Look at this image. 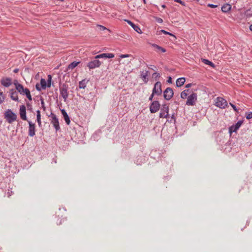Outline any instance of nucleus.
Wrapping results in <instances>:
<instances>
[{
	"instance_id": "3c124183",
	"label": "nucleus",
	"mask_w": 252,
	"mask_h": 252,
	"mask_svg": "<svg viewBox=\"0 0 252 252\" xmlns=\"http://www.w3.org/2000/svg\"><path fill=\"white\" fill-rule=\"evenodd\" d=\"M171 119L173 120L174 121L175 120V118L174 115H172L171 116Z\"/></svg>"
},
{
	"instance_id": "e433bc0d",
	"label": "nucleus",
	"mask_w": 252,
	"mask_h": 252,
	"mask_svg": "<svg viewBox=\"0 0 252 252\" xmlns=\"http://www.w3.org/2000/svg\"><path fill=\"white\" fill-rule=\"evenodd\" d=\"M229 104L231 105V106L233 108V109H234V110L235 112L238 113L239 109L237 108V107H236V106L235 105H234L233 104H232L231 102L229 103Z\"/></svg>"
},
{
	"instance_id": "c85d7f7f",
	"label": "nucleus",
	"mask_w": 252,
	"mask_h": 252,
	"mask_svg": "<svg viewBox=\"0 0 252 252\" xmlns=\"http://www.w3.org/2000/svg\"><path fill=\"white\" fill-rule=\"evenodd\" d=\"M189 90H184L181 94V97L183 99H186L188 96L187 92Z\"/></svg>"
},
{
	"instance_id": "ea45409f",
	"label": "nucleus",
	"mask_w": 252,
	"mask_h": 252,
	"mask_svg": "<svg viewBox=\"0 0 252 252\" xmlns=\"http://www.w3.org/2000/svg\"><path fill=\"white\" fill-rule=\"evenodd\" d=\"M13 84L15 86V88L16 89L18 87V85H21V84L19 83L17 80H14L13 81Z\"/></svg>"
},
{
	"instance_id": "58836bf2",
	"label": "nucleus",
	"mask_w": 252,
	"mask_h": 252,
	"mask_svg": "<svg viewBox=\"0 0 252 252\" xmlns=\"http://www.w3.org/2000/svg\"><path fill=\"white\" fill-rule=\"evenodd\" d=\"M97 26L99 28V29L100 31H104V30H108L106 27H105L103 26H101V25H97Z\"/></svg>"
},
{
	"instance_id": "4be33fe9",
	"label": "nucleus",
	"mask_w": 252,
	"mask_h": 252,
	"mask_svg": "<svg viewBox=\"0 0 252 252\" xmlns=\"http://www.w3.org/2000/svg\"><path fill=\"white\" fill-rule=\"evenodd\" d=\"M88 82V80L83 79L79 82V88L80 89H85L86 87V84Z\"/></svg>"
},
{
	"instance_id": "a211bd4d",
	"label": "nucleus",
	"mask_w": 252,
	"mask_h": 252,
	"mask_svg": "<svg viewBox=\"0 0 252 252\" xmlns=\"http://www.w3.org/2000/svg\"><path fill=\"white\" fill-rule=\"evenodd\" d=\"M16 89L22 95H25V93L28 90V88H24L21 84L18 85Z\"/></svg>"
},
{
	"instance_id": "bb28decb",
	"label": "nucleus",
	"mask_w": 252,
	"mask_h": 252,
	"mask_svg": "<svg viewBox=\"0 0 252 252\" xmlns=\"http://www.w3.org/2000/svg\"><path fill=\"white\" fill-rule=\"evenodd\" d=\"M202 61L205 64H208L212 67H215V64L212 62L207 59H202Z\"/></svg>"
},
{
	"instance_id": "a19ab883",
	"label": "nucleus",
	"mask_w": 252,
	"mask_h": 252,
	"mask_svg": "<svg viewBox=\"0 0 252 252\" xmlns=\"http://www.w3.org/2000/svg\"><path fill=\"white\" fill-rule=\"evenodd\" d=\"M174 1L175 2H178V3H180V4H181L182 5H185V2L182 1L181 0H174Z\"/></svg>"
},
{
	"instance_id": "39448f33",
	"label": "nucleus",
	"mask_w": 252,
	"mask_h": 252,
	"mask_svg": "<svg viewBox=\"0 0 252 252\" xmlns=\"http://www.w3.org/2000/svg\"><path fill=\"white\" fill-rule=\"evenodd\" d=\"M174 94L173 90L170 87L167 88L163 92V96L165 99L169 100Z\"/></svg>"
},
{
	"instance_id": "2f4dec72",
	"label": "nucleus",
	"mask_w": 252,
	"mask_h": 252,
	"mask_svg": "<svg viewBox=\"0 0 252 252\" xmlns=\"http://www.w3.org/2000/svg\"><path fill=\"white\" fill-rule=\"evenodd\" d=\"M160 32L165 34H168V35H171V36H174V37H175V35H173L172 33L169 32H168L164 30H160Z\"/></svg>"
},
{
	"instance_id": "37998d69",
	"label": "nucleus",
	"mask_w": 252,
	"mask_h": 252,
	"mask_svg": "<svg viewBox=\"0 0 252 252\" xmlns=\"http://www.w3.org/2000/svg\"><path fill=\"white\" fill-rule=\"evenodd\" d=\"M35 88H36V89L38 91H40L41 90V87H40L39 86V85L38 84H37L36 85H35Z\"/></svg>"
},
{
	"instance_id": "9b49d317",
	"label": "nucleus",
	"mask_w": 252,
	"mask_h": 252,
	"mask_svg": "<svg viewBox=\"0 0 252 252\" xmlns=\"http://www.w3.org/2000/svg\"><path fill=\"white\" fill-rule=\"evenodd\" d=\"M101 63V62L98 60H94L93 61H92L91 62H90L88 63L87 64V66L90 69H94L96 67H98L100 66Z\"/></svg>"
},
{
	"instance_id": "f03ea898",
	"label": "nucleus",
	"mask_w": 252,
	"mask_h": 252,
	"mask_svg": "<svg viewBox=\"0 0 252 252\" xmlns=\"http://www.w3.org/2000/svg\"><path fill=\"white\" fill-rule=\"evenodd\" d=\"M48 117H50L51 123L53 125L56 131L60 129V126L59 125V119L55 114L51 112L50 115H48Z\"/></svg>"
},
{
	"instance_id": "393cba45",
	"label": "nucleus",
	"mask_w": 252,
	"mask_h": 252,
	"mask_svg": "<svg viewBox=\"0 0 252 252\" xmlns=\"http://www.w3.org/2000/svg\"><path fill=\"white\" fill-rule=\"evenodd\" d=\"M151 45L152 47L155 48L156 49H158L159 51H160L161 52H162L163 53H164L166 52V50L164 48H162L161 46H158V45H157L156 44L153 43V44H151Z\"/></svg>"
},
{
	"instance_id": "7ed1b4c3",
	"label": "nucleus",
	"mask_w": 252,
	"mask_h": 252,
	"mask_svg": "<svg viewBox=\"0 0 252 252\" xmlns=\"http://www.w3.org/2000/svg\"><path fill=\"white\" fill-rule=\"evenodd\" d=\"M215 105L218 107L223 109L227 105V102L222 97H218L215 101Z\"/></svg>"
},
{
	"instance_id": "f704fd0d",
	"label": "nucleus",
	"mask_w": 252,
	"mask_h": 252,
	"mask_svg": "<svg viewBox=\"0 0 252 252\" xmlns=\"http://www.w3.org/2000/svg\"><path fill=\"white\" fill-rule=\"evenodd\" d=\"M130 57H132V56L130 54H122L120 56L121 58H128Z\"/></svg>"
},
{
	"instance_id": "cd10ccee",
	"label": "nucleus",
	"mask_w": 252,
	"mask_h": 252,
	"mask_svg": "<svg viewBox=\"0 0 252 252\" xmlns=\"http://www.w3.org/2000/svg\"><path fill=\"white\" fill-rule=\"evenodd\" d=\"M79 63V62H73L69 64L68 68L69 69H73L77 66Z\"/></svg>"
},
{
	"instance_id": "864d4df0",
	"label": "nucleus",
	"mask_w": 252,
	"mask_h": 252,
	"mask_svg": "<svg viewBox=\"0 0 252 252\" xmlns=\"http://www.w3.org/2000/svg\"><path fill=\"white\" fill-rule=\"evenodd\" d=\"M27 107H29V106H31V105L29 103H27Z\"/></svg>"
},
{
	"instance_id": "4d7b16f0",
	"label": "nucleus",
	"mask_w": 252,
	"mask_h": 252,
	"mask_svg": "<svg viewBox=\"0 0 252 252\" xmlns=\"http://www.w3.org/2000/svg\"><path fill=\"white\" fill-rule=\"evenodd\" d=\"M150 68L153 69V67H150Z\"/></svg>"
},
{
	"instance_id": "9d476101",
	"label": "nucleus",
	"mask_w": 252,
	"mask_h": 252,
	"mask_svg": "<svg viewBox=\"0 0 252 252\" xmlns=\"http://www.w3.org/2000/svg\"><path fill=\"white\" fill-rule=\"evenodd\" d=\"M60 94L64 99V101H66L68 97L67 87L63 85L62 87L60 88Z\"/></svg>"
},
{
	"instance_id": "1a4fd4ad",
	"label": "nucleus",
	"mask_w": 252,
	"mask_h": 252,
	"mask_svg": "<svg viewBox=\"0 0 252 252\" xmlns=\"http://www.w3.org/2000/svg\"><path fill=\"white\" fill-rule=\"evenodd\" d=\"M29 124L28 134L30 137H33L35 134V125L31 121H28Z\"/></svg>"
},
{
	"instance_id": "603ef678",
	"label": "nucleus",
	"mask_w": 252,
	"mask_h": 252,
	"mask_svg": "<svg viewBox=\"0 0 252 252\" xmlns=\"http://www.w3.org/2000/svg\"><path fill=\"white\" fill-rule=\"evenodd\" d=\"M250 30L252 31V24L250 26Z\"/></svg>"
},
{
	"instance_id": "49530a36",
	"label": "nucleus",
	"mask_w": 252,
	"mask_h": 252,
	"mask_svg": "<svg viewBox=\"0 0 252 252\" xmlns=\"http://www.w3.org/2000/svg\"><path fill=\"white\" fill-rule=\"evenodd\" d=\"M155 94H153V93L152 92V94L150 95V97H149V100H150V101H152V100L153 98V97H154V95Z\"/></svg>"
},
{
	"instance_id": "4c0bfd02",
	"label": "nucleus",
	"mask_w": 252,
	"mask_h": 252,
	"mask_svg": "<svg viewBox=\"0 0 252 252\" xmlns=\"http://www.w3.org/2000/svg\"><path fill=\"white\" fill-rule=\"evenodd\" d=\"M246 118L248 120L252 119V112H250L248 114L246 113Z\"/></svg>"
},
{
	"instance_id": "b1692460",
	"label": "nucleus",
	"mask_w": 252,
	"mask_h": 252,
	"mask_svg": "<svg viewBox=\"0 0 252 252\" xmlns=\"http://www.w3.org/2000/svg\"><path fill=\"white\" fill-rule=\"evenodd\" d=\"M36 120L38 125V126L40 127L41 126V115L40 111L38 110L36 111Z\"/></svg>"
},
{
	"instance_id": "09e8293b",
	"label": "nucleus",
	"mask_w": 252,
	"mask_h": 252,
	"mask_svg": "<svg viewBox=\"0 0 252 252\" xmlns=\"http://www.w3.org/2000/svg\"><path fill=\"white\" fill-rule=\"evenodd\" d=\"M191 86V84H188L186 85V88H189Z\"/></svg>"
},
{
	"instance_id": "473e14b6",
	"label": "nucleus",
	"mask_w": 252,
	"mask_h": 252,
	"mask_svg": "<svg viewBox=\"0 0 252 252\" xmlns=\"http://www.w3.org/2000/svg\"><path fill=\"white\" fill-rule=\"evenodd\" d=\"M40 100H41V107L43 108V110L45 111L46 110V107L45 106V103H44V99L43 98H41Z\"/></svg>"
},
{
	"instance_id": "8fccbe9b",
	"label": "nucleus",
	"mask_w": 252,
	"mask_h": 252,
	"mask_svg": "<svg viewBox=\"0 0 252 252\" xmlns=\"http://www.w3.org/2000/svg\"><path fill=\"white\" fill-rule=\"evenodd\" d=\"M18 71H19V69L18 68H15L13 70V72L14 73H17Z\"/></svg>"
},
{
	"instance_id": "dca6fc26",
	"label": "nucleus",
	"mask_w": 252,
	"mask_h": 252,
	"mask_svg": "<svg viewBox=\"0 0 252 252\" xmlns=\"http://www.w3.org/2000/svg\"><path fill=\"white\" fill-rule=\"evenodd\" d=\"M125 21L127 23V24L131 26V27L134 30L135 32L138 33H142V31L140 28L137 25L134 24L133 23L128 20H125Z\"/></svg>"
},
{
	"instance_id": "6ab92c4d",
	"label": "nucleus",
	"mask_w": 252,
	"mask_h": 252,
	"mask_svg": "<svg viewBox=\"0 0 252 252\" xmlns=\"http://www.w3.org/2000/svg\"><path fill=\"white\" fill-rule=\"evenodd\" d=\"M231 8V6L228 3H225L223 4L221 7V11L223 12L227 13L229 12Z\"/></svg>"
},
{
	"instance_id": "c9c22d12",
	"label": "nucleus",
	"mask_w": 252,
	"mask_h": 252,
	"mask_svg": "<svg viewBox=\"0 0 252 252\" xmlns=\"http://www.w3.org/2000/svg\"><path fill=\"white\" fill-rule=\"evenodd\" d=\"M4 97L3 95V93L0 91V104L4 101Z\"/></svg>"
},
{
	"instance_id": "20e7f679",
	"label": "nucleus",
	"mask_w": 252,
	"mask_h": 252,
	"mask_svg": "<svg viewBox=\"0 0 252 252\" xmlns=\"http://www.w3.org/2000/svg\"><path fill=\"white\" fill-rule=\"evenodd\" d=\"M197 94L196 93H192L189 95L187 98L186 105L193 106L195 104L197 100Z\"/></svg>"
},
{
	"instance_id": "423d86ee",
	"label": "nucleus",
	"mask_w": 252,
	"mask_h": 252,
	"mask_svg": "<svg viewBox=\"0 0 252 252\" xmlns=\"http://www.w3.org/2000/svg\"><path fill=\"white\" fill-rule=\"evenodd\" d=\"M168 111L169 107L166 104H163L159 113V117L167 118L169 116Z\"/></svg>"
},
{
	"instance_id": "72a5a7b5",
	"label": "nucleus",
	"mask_w": 252,
	"mask_h": 252,
	"mask_svg": "<svg viewBox=\"0 0 252 252\" xmlns=\"http://www.w3.org/2000/svg\"><path fill=\"white\" fill-rule=\"evenodd\" d=\"M250 11V10L249 9L247 10L246 12H245V15L247 18H250L252 17V13L249 12Z\"/></svg>"
},
{
	"instance_id": "c756f323",
	"label": "nucleus",
	"mask_w": 252,
	"mask_h": 252,
	"mask_svg": "<svg viewBox=\"0 0 252 252\" xmlns=\"http://www.w3.org/2000/svg\"><path fill=\"white\" fill-rule=\"evenodd\" d=\"M25 95H26L27 97L28 98L29 100L31 101L32 100V95L31 94L30 91L29 89L27 90V91L25 93Z\"/></svg>"
},
{
	"instance_id": "de8ad7c7",
	"label": "nucleus",
	"mask_w": 252,
	"mask_h": 252,
	"mask_svg": "<svg viewBox=\"0 0 252 252\" xmlns=\"http://www.w3.org/2000/svg\"><path fill=\"white\" fill-rule=\"evenodd\" d=\"M157 21H158V22L159 23H161L163 22V20L161 18H158L157 20Z\"/></svg>"
},
{
	"instance_id": "5701e85b",
	"label": "nucleus",
	"mask_w": 252,
	"mask_h": 252,
	"mask_svg": "<svg viewBox=\"0 0 252 252\" xmlns=\"http://www.w3.org/2000/svg\"><path fill=\"white\" fill-rule=\"evenodd\" d=\"M148 71H146L145 72L143 71H142L141 72L140 77L145 83L147 82V80H146V79H147V77L148 76Z\"/></svg>"
},
{
	"instance_id": "c03bdc74",
	"label": "nucleus",
	"mask_w": 252,
	"mask_h": 252,
	"mask_svg": "<svg viewBox=\"0 0 252 252\" xmlns=\"http://www.w3.org/2000/svg\"><path fill=\"white\" fill-rule=\"evenodd\" d=\"M153 75L155 76V77H159L160 76L159 74L157 72L153 73Z\"/></svg>"
},
{
	"instance_id": "4468645a",
	"label": "nucleus",
	"mask_w": 252,
	"mask_h": 252,
	"mask_svg": "<svg viewBox=\"0 0 252 252\" xmlns=\"http://www.w3.org/2000/svg\"><path fill=\"white\" fill-rule=\"evenodd\" d=\"M0 82L1 85L5 87H8L12 84V79L10 78H3Z\"/></svg>"
},
{
	"instance_id": "5fc2aeb1",
	"label": "nucleus",
	"mask_w": 252,
	"mask_h": 252,
	"mask_svg": "<svg viewBox=\"0 0 252 252\" xmlns=\"http://www.w3.org/2000/svg\"><path fill=\"white\" fill-rule=\"evenodd\" d=\"M162 7L163 8H165V5L164 4H163V5H162Z\"/></svg>"
},
{
	"instance_id": "f8f14e48",
	"label": "nucleus",
	"mask_w": 252,
	"mask_h": 252,
	"mask_svg": "<svg viewBox=\"0 0 252 252\" xmlns=\"http://www.w3.org/2000/svg\"><path fill=\"white\" fill-rule=\"evenodd\" d=\"M19 114L21 119L24 121H28L26 116V109L25 105H22L20 106Z\"/></svg>"
},
{
	"instance_id": "13d9d810",
	"label": "nucleus",
	"mask_w": 252,
	"mask_h": 252,
	"mask_svg": "<svg viewBox=\"0 0 252 252\" xmlns=\"http://www.w3.org/2000/svg\"><path fill=\"white\" fill-rule=\"evenodd\" d=\"M150 68L153 69V67H150Z\"/></svg>"
},
{
	"instance_id": "aec40b11",
	"label": "nucleus",
	"mask_w": 252,
	"mask_h": 252,
	"mask_svg": "<svg viewBox=\"0 0 252 252\" xmlns=\"http://www.w3.org/2000/svg\"><path fill=\"white\" fill-rule=\"evenodd\" d=\"M10 95L11 98L15 101L18 100V97L17 93L16 91H13V90H11L10 92Z\"/></svg>"
},
{
	"instance_id": "ddd939ff",
	"label": "nucleus",
	"mask_w": 252,
	"mask_h": 252,
	"mask_svg": "<svg viewBox=\"0 0 252 252\" xmlns=\"http://www.w3.org/2000/svg\"><path fill=\"white\" fill-rule=\"evenodd\" d=\"M243 123V121L240 120L238 122H237V123L235 125L231 126L229 128V132L230 133L232 132H236L241 126Z\"/></svg>"
},
{
	"instance_id": "412c9836",
	"label": "nucleus",
	"mask_w": 252,
	"mask_h": 252,
	"mask_svg": "<svg viewBox=\"0 0 252 252\" xmlns=\"http://www.w3.org/2000/svg\"><path fill=\"white\" fill-rule=\"evenodd\" d=\"M186 80L184 77H181L176 80V86L178 87H181L185 83Z\"/></svg>"
},
{
	"instance_id": "0eeeda50",
	"label": "nucleus",
	"mask_w": 252,
	"mask_h": 252,
	"mask_svg": "<svg viewBox=\"0 0 252 252\" xmlns=\"http://www.w3.org/2000/svg\"><path fill=\"white\" fill-rule=\"evenodd\" d=\"M160 105L158 101L155 100L152 102L150 106V111L151 113L157 112L160 108Z\"/></svg>"
},
{
	"instance_id": "79ce46f5",
	"label": "nucleus",
	"mask_w": 252,
	"mask_h": 252,
	"mask_svg": "<svg viewBox=\"0 0 252 252\" xmlns=\"http://www.w3.org/2000/svg\"><path fill=\"white\" fill-rule=\"evenodd\" d=\"M208 6L211 8H216L218 7V5L213 4H208Z\"/></svg>"
},
{
	"instance_id": "f257e3e1",
	"label": "nucleus",
	"mask_w": 252,
	"mask_h": 252,
	"mask_svg": "<svg viewBox=\"0 0 252 252\" xmlns=\"http://www.w3.org/2000/svg\"><path fill=\"white\" fill-rule=\"evenodd\" d=\"M5 118L8 123L11 124L16 120L17 115L10 109H8L4 113Z\"/></svg>"
},
{
	"instance_id": "7c9ffc66",
	"label": "nucleus",
	"mask_w": 252,
	"mask_h": 252,
	"mask_svg": "<svg viewBox=\"0 0 252 252\" xmlns=\"http://www.w3.org/2000/svg\"><path fill=\"white\" fill-rule=\"evenodd\" d=\"M52 77L50 75L48 76V80L47 82V87L50 88L51 86Z\"/></svg>"
},
{
	"instance_id": "6e6d98bb",
	"label": "nucleus",
	"mask_w": 252,
	"mask_h": 252,
	"mask_svg": "<svg viewBox=\"0 0 252 252\" xmlns=\"http://www.w3.org/2000/svg\"><path fill=\"white\" fill-rule=\"evenodd\" d=\"M143 1L145 3H146V0H143Z\"/></svg>"
},
{
	"instance_id": "f3484780",
	"label": "nucleus",
	"mask_w": 252,
	"mask_h": 252,
	"mask_svg": "<svg viewBox=\"0 0 252 252\" xmlns=\"http://www.w3.org/2000/svg\"><path fill=\"white\" fill-rule=\"evenodd\" d=\"M61 112L66 123L67 124V125H69L70 124V121L69 119V117L68 114H67L66 112L64 109H62Z\"/></svg>"
},
{
	"instance_id": "a878e982",
	"label": "nucleus",
	"mask_w": 252,
	"mask_h": 252,
	"mask_svg": "<svg viewBox=\"0 0 252 252\" xmlns=\"http://www.w3.org/2000/svg\"><path fill=\"white\" fill-rule=\"evenodd\" d=\"M40 84L42 89L45 90L47 87V82L44 79L42 78L40 80Z\"/></svg>"
},
{
	"instance_id": "a18cd8bd",
	"label": "nucleus",
	"mask_w": 252,
	"mask_h": 252,
	"mask_svg": "<svg viewBox=\"0 0 252 252\" xmlns=\"http://www.w3.org/2000/svg\"><path fill=\"white\" fill-rule=\"evenodd\" d=\"M167 82L169 83H172V78L170 76H169L167 80Z\"/></svg>"
},
{
	"instance_id": "2eb2a0df",
	"label": "nucleus",
	"mask_w": 252,
	"mask_h": 252,
	"mask_svg": "<svg viewBox=\"0 0 252 252\" xmlns=\"http://www.w3.org/2000/svg\"><path fill=\"white\" fill-rule=\"evenodd\" d=\"M114 57V54L112 53H103L98 55H96L95 57V59H100V58H113Z\"/></svg>"
},
{
	"instance_id": "6e6552de",
	"label": "nucleus",
	"mask_w": 252,
	"mask_h": 252,
	"mask_svg": "<svg viewBox=\"0 0 252 252\" xmlns=\"http://www.w3.org/2000/svg\"><path fill=\"white\" fill-rule=\"evenodd\" d=\"M152 92L157 95H160L161 94V83L160 82L158 81L155 83Z\"/></svg>"
}]
</instances>
